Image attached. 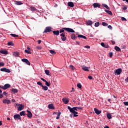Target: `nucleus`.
Returning a JSON list of instances; mask_svg holds the SVG:
<instances>
[{"mask_svg":"<svg viewBox=\"0 0 128 128\" xmlns=\"http://www.w3.org/2000/svg\"><path fill=\"white\" fill-rule=\"evenodd\" d=\"M68 110H69L70 112H72V114H74V118H76V116H78V107H73L70 108V106H68Z\"/></svg>","mask_w":128,"mask_h":128,"instance_id":"1","label":"nucleus"},{"mask_svg":"<svg viewBox=\"0 0 128 128\" xmlns=\"http://www.w3.org/2000/svg\"><path fill=\"white\" fill-rule=\"evenodd\" d=\"M16 106H18V111L22 110H24V106L22 104H16Z\"/></svg>","mask_w":128,"mask_h":128,"instance_id":"2","label":"nucleus"},{"mask_svg":"<svg viewBox=\"0 0 128 128\" xmlns=\"http://www.w3.org/2000/svg\"><path fill=\"white\" fill-rule=\"evenodd\" d=\"M14 118L15 120H20V122L22 120V117H20V116L18 114H16L14 115Z\"/></svg>","mask_w":128,"mask_h":128,"instance_id":"3","label":"nucleus"},{"mask_svg":"<svg viewBox=\"0 0 128 128\" xmlns=\"http://www.w3.org/2000/svg\"><path fill=\"white\" fill-rule=\"evenodd\" d=\"M61 36V40H62V42H66V34L64 32H63L60 34Z\"/></svg>","mask_w":128,"mask_h":128,"instance_id":"4","label":"nucleus"},{"mask_svg":"<svg viewBox=\"0 0 128 128\" xmlns=\"http://www.w3.org/2000/svg\"><path fill=\"white\" fill-rule=\"evenodd\" d=\"M122 70L120 68H119L116 70V72H114V75L116 76L117 74H122Z\"/></svg>","mask_w":128,"mask_h":128,"instance_id":"5","label":"nucleus"},{"mask_svg":"<svg viewBox=\"0 0 128 128\" xmlns=\"http://www.w3.org/2000/svg\"><path fill=\"white\" fill-rule=\"evenodd\" d=\"M22 62H25L26 64H28V66H30V61H28V60L26 58H22Z\"/></svg>","mask_w":128,"mask_h":128,"instance_id":"6","label":"nucleus"},{"mask_svg":"<svg viewBox=\"0 0 128 128\" xmlns=\"http://www.w3.org/2000/svg\"><path fill=\"white\" fill-rule=\"evenodd\" d=\"M63 30H66V32H74V31L72 28H63Z\"/></svg>","mask_w":128,"mask_h":128,"instance_id":"7","label":"nucleus"},{"mask_svg":"<svg viewBox=\"0 0 128 128\" xmlns=\"http://www.w3.org/2000/svg\"><path fill=\"white\" fill-rule=\"evenodd\" d=\"M52 32V28L50 26L46 27L44 32Z\"/></svg>","mask_w":128,"mask_h":128,"instance_id":"8","label":"nucleus"},{"mask_svg":"<svg viewBox=\"0 0 128 128\" xmlns=\"http://www.w3.org/2000/svg\"><path fill=\"white\" fill-rule=\"evenodd\" d=\"M1 72H10V69H8L6 68H3L0 69Z\"/></svg>","mask_w":128,"mask_h":128,"instance_id":"9","label":"nucleus"},{"mask_svg":"<svg viewBox=\"0 0 128 128\" xmlns=\"http://www.w3.org/2000/svg\"><path fill=\"white\" fill-rule=\"evenodd\" d=\"M94 8H100V4L98 3H94L92 4Z\"/></svg>","mask_w":128,"mask_h":128,"instance_id":"10","label":"nucleus"},{"mask_svg":"<svg viewBox=\"0 0 128 128\" xmlns=\"http://www.w3.org/2000/svg\"><path fill=\"white\" fill-rule=\"evenodd\" d=\"M10 88V84H4L2 88L3 90H7V88Z\"/></svg>","mask_w":128,"mask_h":128,"instance_id":"11","label":"nucleus"},{"mask_svg":"<svg viewBox=\"0 0 128 128\" xmlns=\"http://www.w3.org/2000/svg\"><path fill=\"white\" fill-rule=\"evenodd\" d=\"M27 112L28 114H26V116L28 118H32V112H30V111L27 110Z\"/></svg>","mask_w":128,"mask_h":128,"instance_id":"12","label":"nucleus"},{"mask_svg":"<svg viewBox=\"0 0 128 128\" xmlns=\"http://www.w3.org/2000/svg\"><path fill=\"white\" fill-rule=\"evenodd\" d=\"M3 104H10V100L4 99L2 100Z\"/></svg>","mask_w":128,"mask_h":128,"instance_id":"13","label":"nucleus"},{"mask_svg":"<svg viewBox=\"0 0 128 128\" xmlns=\"http://www.w3.org/2000/svg\"><path fill=\"white\" fill-rule=\"evenodd\" d=\"M10 92L12 94H17L18 90L16 88H12L10 89Z\"/></svg>","mask_w":128,"mask_h":128,"instance_id":"14","label":"nucleus"},{"mask_svg":"<svg viewBox=\"0 0 128 128\" xmlns=\"http://www.w3.org/2000/svg\"><path fill=\"white\" fill-rule=\"evenodd\" d=\"M94 112L96 114H100V113L102 112V111L98 110L96 108H94Z\"/></svg>","mask_w":128,"mask_h":128,"instance_id":"15","label":"nucleus"},{"mask_svg":"<svg viewBox=\"0 0 128 128\" xmlns=\"http://www.w3.org/2000/svg\"><path fill=\"white\" fill-rule=\"evenodd\" d=\"M0 54H8V52L6 50H0Z\"/></svg>","mask_w":128,"mask_h":128,"instance_id":"16","label":"nucleus"},{"mask_svg":"<svg viewBox=\"0 0 128 128\" xmlns=\"http://www.w3.org/2000/svg\"><path fill=\"white\" fill-rule=\"evenodd\" d=\"M62 100L65 104H68V102H69L68 99L66 98H63Z\"/></svg>","mask_w":128,"mask_h":128,"instance_id":"17","label":"nucleus"},{"mask_svg":"<svg viewBox=\"0 0 128 128\" xmlns=\"http://www.w3.org/2000/svg\"><path fill=\"white\" fill-rule=\"evenodd\" d=\"M14 4L16 6H22V4H24V3L20 1H16Z\"/></svg>","mask_w":128,"mask_h":128,"instance_id":"18","label":"nucleus"},{"mask_svg":"<svg viewBox=\"0 0 128 128\" xmlns=\"http://www.w3.org/2000/svg\"><path fill=\"white\" fill-rule=\"evenodd\" d=\"M48 108L50 109V110H54V104H49L48 105Z\"/></svg>","mask_w":128,"mask_h":128,"instance_id":"19","label":"nucleus"},{"mask_svg":"<svg viewBox=\"0 0 128 128\" xmlns=\"http://www.w3.org/2000/svg\"><path fill=\"white\" fill-rule=\"evenodd\" d=\"M68 6L70 8H74V2H68Z\"/></svg>","mask_w":128,"mask_h":128,"instance_id":"20","label":"nucleus"},{"mask_svg":"<svg viewBox=\"0 0 128 128\" xmlns=\"http://www.w3.org/2000/svg\"><path fill=\"white\" fill-rule=\"evenodd\" d=\"M101 46L106 48H108V45L105 44L104 42H101Z\"/></svg>","mask_w":128,"mask_h":128,"instance_id":"21","label":"nucleus"},{"mask_svg":"<svg viewBox=\"0 0 128 128\" xmlns=\"http://www.w3.org/2000/svg\"><path fill=\"white\" fill-rule=\"evenodd\" d=\"M71 38L72 40H76L78 38V36H76L74 34H72L71 36Z\"/></svg>","mask_w":128,"mask_h":128,"instance_id":"22","label":"nucleus"},{"mask_svg":"<svg viewBox=\"0 0 128 128\" xmlns=\"http://www.w3.org/2000/svg\"><path fill=\"white\" fill-rule=\"evenodd\" d=\"M82 69L83 70H84L85 72H89L90 70H88V67H86L85 66H82Z\"/></svg>","mask_w":128,"mask_h":128,"instance_id":"23","label":"nucleus"},{"mask_svg":"<svg viewBox=\"0 0 128 128\" xmlns=\"http://www.w3.org/2000/svg\"><path fill=\"white\" fill-rule=\"evenodd\" d=\"M78 38H84V40H86V36L84 35L78 34Z\"/></svg>","mask_w":128,"mask_h":128,"instance_id":"24","label":"nucleus"},{"mask_svg":"<svg viewBox=\"0 0 128 128\" xmlns=\"http://www.w3.org/2000/svg\"><path fill=\"white\" fill-rule=\"evenodd\" d=\"M26 112H24V111H22V112H20V116H26Z\"/></svg>","mask_w":128,"mask_h":128,"instance_id":"25","label":"nucleus"},{"mask_svg":"<svg viewBox=\"0 0 128 128\" xmlns=\"http://www.w3.org/2000/svg\"><path fill=\"white\" fill-rule=\"evenodd\" d=\"M52 32L55 36H58L60 34V31L57 30L56 31H52Z\"/></svg>","mask_w":128,"mask_h":128,"instance_id":"26","label":"nucleus"},{"mask_svg":"<svg viewBox=\"0 0 128 128\" xmlns=\"http://www.w3.org/2000/svg\"><path fill=\"white\" fill-rule=\"evenodd\" d=\"M86 24L87 26H92V21L88 20L86 22Z\"/></svg>","mask_w":128,"mask_h":128,"instance_id":"27","label":"nucleus"},{"mask_svg":"<svg viewBox=\"0 0 128 128\" xmlns=\"http://www.w3.org/2000/svg\"><path fill=\"white\" fill-rule=\"evenodd\" d=\"M114 50L116 51V52H120V47L118 46H114Z\"/></svg>","mask_w":128,"mask_h":128,"instance_id":"28","label":"nucleus"},{"mask_svg":"<svg viewBox=\"0 0 128 128\" xmlns=\"http://www.w3.org/2000/svg\"><path fill=\"white\" fill-rule=\"evenodd\" d=\"M14 56H20V52H14Z\"/></svg>","mask_w":128,"mask_h":128,"instance_id":"29","label":"nucleus"},{"mask_svg":"<svg viewBox=\"0 0 128 128\" xmlns=\"http://www.w3.org/2000/svg\"><path fill=\"white\" fill-rule=\"evenodd\" d=\"M106 12H107L108 14H110V16H112V12L110 10H105Z\"/></svg>","mask_w":128,"mask_h":128,"instance_id":"30","label":"nucleus"},{"mask_svg":"<svg viewBox=\"0 0 128 128\" xmlns=\"http://www.w3.org/2000/svg\"><path fill=\"white\" fill-rule=\"evenodd\" d=\"M61 114H62V112H60L58 111V114L56 117V120H58L60 118V116Z\"/></svg>","mask_w":128,"mask_h":128,"instance_id":"31","label":"nucleus"},{"mask_svg":"<svg viewBox=\"0 0 128 128\" xmlns=\"http://www.w3.org/2000/svg\"><path fill=\"white\" fill-rule=\"evenodd\" d=\"M42 88L44 90H48V86H44V85L42 86Z\"/></svg>","mask_w":128,"mask_h":128,"instance_id":"32","label":"nucleus"},{"mask_svg":"<svg viewBox=\"0 0 128 128\" xmlns=\"http://www.w3.org/2000/svg\"><path fill=\"white\" fill-rule=\"evenodd\" d=\"M69 68H70L72 70H76V68L72 65H70Z\"/></svg>","mask_w":128,"mask_h":128,"instance_id":"33","label":"nucleus"},{"mask_svg":"<svg viewBox=\"0 0 128 128\" xmlns=\"http://www.w3.org/2000/svg\"><path fill=\"white\" fill-rule=\"evenodd\" d=\"M102 6L106 8V10H110V7L106 5V4H102Z\"/></svg>","mask_w":128,"mask_h":128,"instance_id":"34","label":"nucleus"},{"mask_svg":"<svg viewBox=\"0 0 128 128\" xmlns=\"http://www.w3.org/2000/svg\"><path fill=\"white\" fill-rule=\"evenodd\" d=\"M45 74L47 76H50V70H45Z\"/></svg>","mask_w":128,"mask_h":128,"instance_id":"35","label":"nucleus"},{"mask_svg":"<svg viewBox=\"0 0 128 128\" xmlns=\"http://www.w3.org/2000/svg\"><path fill=\"white\" fill-rule=\"evenodd\" d=\"M107 118H108V120H110V118H112V114H110V113H108L107 114Z\"/></svg>","mask_w":128,"mask_h":128,"instance_id":"36","label":"nucleus"},{"mask_svg":"<svg viewBox=\"0 0 128 128\" xmlns=\"http://www.w3.org/2000/svg\"><path fill=\"white\" fill-rule=\"evenodd\" d=\"M10 36H12L13 38H18V35H16V34H10Z\"/></svg>","mask_w":128,"mask_h":128,"instance_id":"37","label":"nucleus"},{"mask_svg":"<svg viewBox=\"0 0 128 128\" xmlns=\"http://www.w3.org/2000/svg\"><path fill=\"white\" fill-rule=\"evenodd\" d=\"M102 26H108V23L106 22H102Z\"/></svg>","mask_w":128,"mask_h":128,"instance_id":"38","label":"nucleus"},{"mask_svg":"<svg viewBox=\"0 0 128 128\" xmlns=\"http://www.w3.org/2000/svg\"><path fill=\"white\" fill-rule=\"evenodd\" d=\"M8 46H14V43L12 42H8Z\"/></svg>","mask_w":128,"mask_h":128,"instance_id":"39","label":"nucleus"},{"mask_svg":"<svg viewBox=\"0 0 128 128\" xmlns=\"http://www.w3.org/2000/svg\"><path fill=\"white\" fill-rule=\"evenodd\" d=\"M50 52L52 54H56V51H54V50H50Z\"/></svg>","mask_w":128,"mask_h":128,"instance_id":"40","label":"nucleus"},{"mask_svg":"<svg viewBox=\"0 0 128 128\" xmlns=\"http://www.w3.org/2000/svg\"><path fill=\"white\" fill-rule=\"evenodd\" d=\"M30 10H31L34 11V12L36 10V8L34 6L30 7Z\"/></svg>","mask_w":128,"mask_h":128,"instance_id":"41","label":"nucleus"},{"mask_svg":"<svg viewBox=\"0 0 128 128\" xmlns=\"http://www.w3.org/2000/svg\"><path fill=\"white\" fill-rule=\"evenodd\" d=\"M94 26H96V28H98V26H100V22H96L94 24Z\"/></svg>","mask_w":128,"mask_h":128,"instance_id":"42","label":"nucleus"},{"mask_svg":"<svg viewBox=\"0 0 128 128\" xmlns=\"http://www.w3.org/2000/svg\"><path fill=\"white\" fill-rule=\"evenodd\" d=\"M77 86L78 88H82V84H80V83H78L77 84Z\"/></svg>","mask_w":128,"mask_h":128,"instance_id":"43","label":"nucleus"},{"mask_svg":"<svg viewBox=\"0 0 128 128\" xmlns=\"http://www.w3.org/2000/svg\"><path fill=\"white\" fill-rule=\"evenodd\" d=\"M24 52L26 54H31L32 52L28 50H25Z\"/></svg>","mask_w":128,"mask_h":128,"instance_id":"44","label":"nucleus"},{"mask_svg":"<svg viewBox=\"0 0 128 128\" xmlns=\"http://www.w3.org/2000/svg\"><path fill=\"white\" fill-rule=\"evenodd\" d=\"M37 84H38V86H42V82H37Z\"/></svg>","mask_w":128,"mask_h":128,"instance_id":"45","label":"nucleus"},{"mask_svg":"<svg viewBox=\"0 0 128 128\" xmlns=\"http://www.w3.org/2000/svg\"><path fill=\"white\" fill-rule=\"evenodd\" d=\"M4 66V63L2 62H0V67Z\"/></svg>","mask_w":128,"mask_h":128,"instance_id":"46","label":"nucleus"},{"mask_svg":"<svg viewBox=\"0 0 128 128\" xmlns=\"http://www.w3.org/2000/svg\"><path fill=\"white\" fill-rule=\"evenodd\" d=\"M45 82H46V85L47 86H50V83H48V81L46 80Z\"/></svg>","mask_w":128,"mask_h":128,"instance_id":"47","label":"nucleus"},{"mask_svg":"<svg viewBox=\"0 0 128 128\" xmlns=\"http://www.w3.org/2000/svg\"><path fill=\"white\" fill-rule=\"evenodd\" d=\"M59 32H60V34H62H62H64V28L61 29V30H60Z\"/></svg>","mask_w":128,"mask_h":128,"instance_id":"48","label":"nucleus"},{"mask_svg":"<svg viewBox=\"0 0 128 128\" xmlns=\"http://www.w3.org/2000/svg\"><path fill=\"white\" fill-rule=\"evenodd\" d=\"M3 94H4V96H8V93L6 92V91H4V92H3Z\"/></svg>","mask_w":128,"mask_h":128,"instance_id":"49","label":"nucleus"},{"mask_svg":"<svg viewBox=\"0 0 128 128\" xmlns=\"http://www.w3.org/2000/svg\"><path fill=\"white\" fill-rule=\"evenodd\" d=\"M123 104H124V106H128V102H124Z\"/></svg>","mask_w":128,"mask_h":128,"instance_id":"50","label":"nucleus"},{"mask_svg":"<svg viewBox=\"0 0 128 128\" xmlns=\"http://www.w3.org/2000/svg\"><path fill=\"white\" fill-rule=\"evenodd\" d=\"M108 28H110V30H112V26L110 25L108 26Z\"/></svg>","mask_w":128,"mask_h":128,"instance_id":"51","label":"nucleus"},{"mask_svg":"<svg viewBox=\"0 0 128 128\" xmlns=\"http://www.w3.org/2000/svg\"><path fill=\"white\" fill-rule=\"evenodd\" d=\"M112 54H112V52H110L109 56H110V58H112Z\"/></svg>","mask_w":128,"mask_h":128,"instance_id":"52","label":"nucleus"},{"mask_svg":"<svg viewBox=\"0 0 128 128\" xmlns=\"http://www.w3.org/2000/svg\"><path fill=\"white\" fill-rule=\"evenodd\" d=\"M84 48H90V46H86Z\"/></svg>","mask_w":128,"mask_h":128,"instance_id":"53","label":"nucleus"},{"mask_svg":"<svg viewBox=\"0 0 128 128\" xmlns=\"http://www.w3.org/2000/svg\"><path fill=\"white\" fill-rule=\"evenodd\" d=\"M41 80H42L43 82H46V79H44L42 78H40Z\"/></svg>","mask_w":128,"mask_h":128,"instance_id":"54","label":"nucleus"},{"mask_svg":"<svg viewBox=\"0 0 128 128\" xmlns=\"http://www.w3.org/2000/svg\"><path fill=\"white\" fill-rule=\"evenodd\" d=\"M36 48L38 50H42V46H36Z\"/></svg>","mask_w":128,"mask_h":128,"instance_id":"55","label":"nucleus"},{"mask_svg":"<svg viewBox=\"0 0 128 128\" xmlns=\"http://www.w3.org/2000/svg\"><path fill=\"white\" fill-rule=\"evenodd\" d=\"M122 10H128V7L126 6H124L123 8H122Z\"/></svg>","mask_w":128,"mask_h":128,"instance_id":"56","label":"nucleus"},{"mask_svg":"<svg viewBox=\"0 0 128 128\" xmlns=\"http://www.w3.org/2000/svg\"><path fill=\"white\" fill-rule=\"evenodd\" d=\"M4 98V95L0 93V98Z\"/></svg>","mask_w":128,"mask_h":128,"instance_id":"57","label":"nucleus"},{"mask_svg":"<svg viewBox=\"0 0 128 128\" xmlns=\"http://www.w3.org/2000/svg\"><path fill=\"white\" fill-rule=\"evenodd\" d=\"M88 78H89V80H92V76H88Z\"/></svg>","mask_w":128,"mask_h":128,"instance_id":"58","label":"nucleus"},{"mask_svg":"<svg viewBox=\"0 0 128 128\" xmlns=\"http://www.w3.org/2000/svg\"><path fill=\"white\" fill-rule=\"evenodd\" d=\"M121 18H122V20H124V21L126 20V18H124V17H122Z\"/></svg>","mask_w":128,"mask_h":128,"instance_id":"59","label":"nucleus"},{"mask_svg":"<svg viewBox=\"0 0 128 128\" xmlns=\"http://www.w3.org/2000/svg\"><path fill=\"white\" fill-rule=\"evenodd\" d=\"M122 48H126V46L124 45L122 46Z\"/></svg>","mask_w":128,"mask_h":128,"instance_id":"60","label":"nucleus"},{"mask_svg":"<svg viewBox=\"0 0 128 128\" xmlns=\"http://www.w3.org/2000/svg\"><path fill=\"white\" fill-rule=\"evenodd\" d=\"M71 92H74V88H72V89Z\"/></svg>","mask_w":128,"mask_h":128,"instance_id":"61","label":"nucleus"},{"mask_svg":"<svg viewBox=\"0 0 128 128\" xmlns=\"http://www.w3.org/2000/svg\"><path fill=\"white\" fill-rule=\"evenodd\" d=\"M78 110H82V108L80 107V106H79V107H78Z\"/></svg>","mask_w":128,"mask_h":128,"instance_id":"62","label":"nucleus"},{"mask_svg":"<svg viewBox=\"0 0 128 128\" xmlns=\"http://www.w3.org/2000/svg\"><path fill=\"white\" fill-rule=\"evenodd\" d=\"M40 42H42V40H38V44H40Z\"/></svg>","mask_w":128,"mask_h":128,"instance_id":"63","label":"nucleus"},{"mask_svg":"<svg viewBox=\"0 0 128 128\" xmlns=\"http://www.w3.org/2000/svg\"><path fill=\"white\" fill-rule=\"evenodd\" d=\"M125 82H128V77L125 79Z\"/></svg>","mask_w":128,"mask_h":128,"instance_id":"64","label":"nucleus"}]
</instances>
